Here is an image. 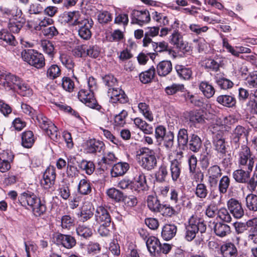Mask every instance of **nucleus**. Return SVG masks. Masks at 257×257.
<instances>
[{"label":"nucleus","mask_w":257,"mask_h":257,"mask_svg":"<svg viewBox=\"0 0 257 257\" xmlns=\"http://www.w3.org/2000/svg\"><path fill=\"white\" fill-rule=\"evenodd\" d=\"M237 156L238 165L240 169L234 171L232 176L237 183H246L252 171L255 157L246 145L241 146Z\"/></svg>","instance_id":"nucleus-1"},{"label":"nucleus","mask_w":257,"mask_h":257,"mask_svg":"<svg viewBox=\"0 0 257 257\" xmlns=\"http://www.w3.org/2000/svg\"><path fill=\"white\" fill-rule=\"evenodd\" d=\"M19 201L24 207L29 206L35 215L40 216L46 211L45 201H41L36 194L29 191L21 193L19 196Z\"/></svg>","instance_id":"nucleus-2"},{"label":"nucleus","mask_w":257,"mask_h":257,"mask_svg":"<svg viewBox=\"0 0 257 257\" xmlns=\"http://www.w3.org/2000/svg\"><path fill=\"white\" fill-rule=\"evenodd\" d=\"M139 156V164L145 170L151 171L157 165L156 153L153 149L147 147H143L137 152Z\"/></svg>","instance_id":"nucleus-3"},{"label":"nucleus","mask_w":257,"mask_h":257,"mask_svg":"<svg viewBox=\"0 0 257 257\" xmlns=\"http://www.w3.org/2000/svg\"><path fill=\"white\" fill-rule=\"evenodd\" d=\"M23 60L31 66L38 69L45 66V59L44 55L34 49H25L21 53Z\"/></svg>","instance_id":"nucleus-4"},{"label":"nucleus","mask_w":257,"mask_h":257,"mask_svg":"<svg viewBox=\"0 0 257 257\" xmlns=\"http://www.w3.org/2000/svg\"><path fill=\"white\" fill-rule=\"evenodd\" d=\"M36 123L52 140L57 141L58 139V132L55 125L42 114L36 116Z\"/></svg>","instance_id":"nucleus-5"},{"label":"nucleus","mask_w":257,"mask_h":257,"mask_svg":"<svg viewBox=\"0 0 257 257\" xmlns=\"http://www.w3.org/2000/svg\"><path fill=\"white\" fill-rule=\"evenodd\" d=\"M155 137L159 144L163 143L167 150H171L174 146V134L172 131L167 132L166 127L160 125L156 127Z\"/></svg>","instance_id":"nucleus-6"},{"label":"nucleus","mask_w":257,"mask_h":257,"mask_svg":"<svg viewBox=\"0 0 257 257\" xmlns=\"http://www.w3.org/2000/svg\"><path fill=\"white\" fill-rule=\"evenodd\" d=\"M78 98L86 106L91 108L100 110L101 106L99 105L94 97L93 92L87 89H81L78 93Z\"/></svg>","instance_id":"nucleus-7"},{"label":"nucleus","mask_w":257,"mask_h":257,"mask_svg":"<svg viewBox=\"0 0 257 257\" xmlns=\"http://www.w3.org/2000/svg\"><path fill=\"white\" fill-rule=\"evenodd\" d=\"M131 23L142 26L148 23L150 20V15L147 10H134L131 13Z\"/></svg>","instance_id":"nucleus-8"},{"label":"nucleus","mask_w":257,"mask_h":257,"mask_svg":"<svg viewBox=\"0 0 257 257\" xmlns=\"http://www.w3.org/2000/svg\"><path fill=\"white\" fill-rule=\"evenodd\" d=\"M22 12L21 10H17L15 18L11 19L8 25L10 31L13 33H18L25 23V19L21 17Z\"/></svg>","instance_id":"nucleus-9"},{"label":"nucleus","mask_w":257,"mask_h":257,"mask_svg":"<svg viewBox=\"0 0 257 257\" xmlns=\"http://www.w3.org/2000/svg\"><path fill=\"white\" fill-rule=\"evenodd\" d=\"M21 79L11 73H7L5 78L0 79V88L15 90Z\"/></svg>","instance_id":"nucleus-10"},{"label":"nucleus","mask_w":257,"mask_h":257,"mask_svg":"<svg viewBox=\"0 0 257 257\" xmlns=\"http://www.w3.org/2000/svg\"><path fill=\"white\" fill-rule=\"evenodd\" d=\"M107 94L112 103L119 102L120 103H125L128 101L127 96L121 89L115 87L108 88Z\"/></svg>","instance_id":"nucleus-11"},{"label":"nucleus","mask_w":257,"mask_h":257,"mask_svg":"<svg viewBox=\"0 0 257 257\" xmlns=\"http://www.w3.org/2000/svg\"><path fill=\"white\" fill-rule=\"evenodd\" d=\"M55 243L62 245L67 249H70L75 246L76 241L74 237L70 234L58 233L55 237Z\"/></svg>","instance_id":"nucleus-12"},{"label":"nucleus","mask_w":257,"mask_h":257,"mask_svg":"<svg viewBox=\"0 0 257 257\" xmlns=\"http://www.w3.org/2000/svg\"><path fill=\"white\" fill-rule=\"evenodd\" d=\"M94 217L96 222L98 224L112 222L108 211L103 206H99L96 208Z\"/></svg>","instance_id":"nucleus-13"},{"label":"nucleus","mask_w":257,"mask_h":257,"mask_svg":"<svg viewBox=\"0 0 257 257\" xmlns=\"http://www.w3.org/2000/svg\"><path fill=\"white\" fill-rule=\"evenodd\" d=\"M170 43L180 51H188L189 47L187 43L183 41V37L180 33L174 30L170 38Z\"/></svg>","instance_id":"nucleus-14"},{"label":"nucleus","mask_w":257,"mask_h":257,"mask_svg":"<svg viewBox=\"0 0 257 257\" xmlns=\"http://www.w3.org/2000/svg\"><path fill=\"white\" fill-rule=\"evenodd\" d=\"M230 213L236 218H240L244 214V210L241 203L234 198L230 199L227 203Z\"/></svg>","instance_id":"nucleus-15"},{"label":"nucleus","mask_w":257,"mask_h":257,"mask_svg":"<svg viewBox=\"0 0 257 257\" xmlns=\"http://www.w3.org/2000/svg\"><path fill=\"white\" fill-rule=\"evenodd\" d=\"M222 134V132L217 133L214 137L213 140L214 149L219 155L225 154L227 153L225 140L223 138Z\"/></svg>","instance_id":"nucleus-16"},{"label":"nucleus","mask_w":257,"mask_h":257,"mask_svg":"<svg viewBox=\"0 0 257 257\" xmlns=\"http://www.w3.org/2000/svg\"><path fill=\"white\" fill-rule=\"evenodd\" d=\"M105 148L104 143L96 139H90L86 143V151L88 153L94 154L103 152Z\"/></svg>","instance_id":"nucleus-17"},{"label":"nucleus","mask_w":257,"mask_h":257,"mask_svg":"<svg viewBox=\"0 0 257 257\" xmlns=\"http://www.w3.org/2000/svg\"><path fill=\"white\" fill-rule=\"evenodd\" d=\"M130 168V165L126 162H120L115 164L110 171L112 177H117L123 176Z\"/></svg>","instance_id":"nucleus-18"},{"label":"nucleus","mask_w":257,"mask_h":257,"mask_svg":"<svg viewBox=\"0 0 257 257\" xmlns=\"http://www.w3.org/2000/svg\"><path fill=\"white\" fill-rule=\"evenodd\" d=\"M177 226L174 224H166L162 229L161 236L165 240H170L176 234Z\"/></svg>","instance_id":"nucleus-19"},{"label":"nucleus","mask_w":257,"mask_h":257,"mask_svg":"<svg viewBox=\"0 0 257 257\" xmlns=\"http://www.w3.org/2000/svg\"><path fill=\"white\" fill-rule=\"evenodd\" d=\"M0 44L5 47L15 46L18 42L12 34L7 31L3 30L0 32Z\"/></svg>","instance_id":"nucleus-20"},{"label":"nucleus","mask_w":257,"mask_h":257,"mask_svg":"<svg viewBox=\"0 0 257 257\" xmlns=\"http://www.w3.org/2000/svg\"><path fill=\"white\" fill-rule=\"evenodd\" d=\"M213 230L215 234L221 237L226 236L231 233L230 226L221 221L214 223Z\"/></svg>","instance_id":"nucleus-21"},{"label":"nucleus","mask_w":257,"mask_h":257,"mask_svg":"<svg viewBox=\"0 0 257 257\" xmlns=\"http://www.w3.org/2000/svg\"><path fill=\"white\" fill-rule=\"evenodd\" d=\"M182 163L177 159L170 162V170L172 180L176 182L180 178L181 173Z\"/></svg>","instance_id":"nucleus-22"},{"label":"nucleus","mask_w":257,"mask_h":257,"mask_svg":"<svg viewBox=\"0 0 257 257\" xmlns=\"http://www.w3.org/2000/svg\"><path fill=\"white\" fill-rule=\"evenodd\" d=\"M146 243L147 248L151 253L154 255L158 254V250H160L161 243L157 237L154 236H149L146 241Z\"/></svg>","instance_id":"nucleus-23"},{"label":"nucleus","mask_w":257,"mask_h":257,"mask_svg":"<svg viewBox=\"0 0 257 257\" xmlns=\"http://www.w3.org/2000/svg\"><path fill=\"white\" fill-rule=\"evenodd\" d=\"M160 28L159 26L148 27L145 33V37L143 40V46L145 47H149L150 44L153 42L151 37H154L158 35Z\"/></svg>","instance_id":"nucleus-24"},{"label":"nucleus","mask_w":257,"mask_h":257,"mask_svg":"<svg viewBox=\"0 0 257 257\" xmlns=\"http://www.w3.org/2000/svg\"><path fill=\"white\" fill-rule=\"evenodd\" d=\"M202 140L196 134H191L187 144L188 148L191 151L197 153L202 147Z\"/></svg>","instance_id":"nucleus-25"},{"label":"nucleus","mask_w":257,"mask_h":257,"mask_svg":"<svg viewBox=\"0 0 257 257\" xmlns=\"http://www.w3.org/2000/svg\"><path fill=\"white\" fill-rule=\"evenodd\" d=\"M147 206L153 213H158L163 204L156 195H149L147 199Z\"/></svg>","instance_id":"nucleus-26"},{"label":"nucleus","mask_w":257,"mask_h":257,"mask_svg":"<svg viewBox=\"0 0 257 257\" xmlns=\"http://www.w3.org/2000/svg\"><path fill=\"white\" fill-rule=\"evenodd\" d=\"M93 214L91 204L90 203H86L83 205L80 212L78 213L77 215L81 221L85 222L91 218Z\"/></svg>","instance_id":"nucleus-27"},{"label":"nucleus","mask_w":257,"mask_h":257,"mask_svg":"<svg viewBox=\"0 0 257 257\" xmlns=\"http://www.w3.org/2000/svg\"><path fill=\"white\" fill-rule=\"evenodd\" d=\"M220 250L223 256L225 257H237L238 254L235 245L231 242L222 245Z\"/></svg>","instance_id":"nucleus-28"},{"label":"nucleus","mask_w":257,"mask_h":257,"mask_svg":"<svg viewBox=\"0 0 257 257\" xmlns=\"http://www.w3.org/2000/svg\"><path fill=\"white\" fill-rule=\"evenodd\" d=\"M22 145L25 148H31L33 146L35 139L33 132L26 131L21 134Z\"/></svg>","instance_id":"nucleus-29"},{"label":"nucleus","mask_w":257,"mask_h":257,"mask_svg":"<svg viewBox=\"0 0 257 257\" xmlns=\"http://www.w3.org/2000/svg\"><path fill=\"white\" fill-rule=\"evenodd\" d=\"M172 70V65L170 61H162L157 66V72L160 76H166Z\"/></svg>","instance_id":"nucleus-30"},{"label":"nucleus","mask_w":257,"mask_h":257,"mask_svg":"<svg viewBox=\"0 0 257 257\" xmlns=\"http://www.w3.org/2000/svg\"><path fill=\"white\" fill-rule=\"evenodd\" d=\"M199 89L207 98L212 97L215 92L214 87L207 81H201L199 84Z\"/></svg>","instance_id":"nucleus-31"},{"label":"nucleus","mask_w":257,"mask_h":257,"mask_svg":"<svg viewBox=\"0 0 257 257\" xmlns=\"http://www.w3.org/2000/svg\"><path fill=\"white\" fill-rule=\"evenodd\" d=\"M185 101H189L191 103L198 107H202L204 104L203 98L191 94L189 91H186L182 94Z\"/></svg>","instance_id":"nucleus-32"},{"label":"nucleus","mask_w":257,"mask_h":257,"mask_svg":"<svg viewBox=\"0 0 257 257\" xmlns=\"http://www.w3.org/2000/svg\"><path fill=\"white\" fill-rule=\"evenodd\" d=\"M216 101L218 103L227 107H232L236 104L235 97L229 95H219L217 97Z\"/></svg>","instance_id":"nucleus-33"},{"label":"nucleus","mask_w":257,"mask_h":257,"mask_svg":"<svg viewBox=\"0 0 257 257\" xmlns=\"http://www.w3.org/2000/svg\"><path fill=\"white\" fill-rule=\"evenodd\" d=\"M152 48V50L156 53L158 52H168L171 54L172 50L169 48L168 43L165 41L159 42H152L149 45Z\"/></svg>","instance_id":"nucleus-34"},{"label":"nucleus","mask_w":257,"mask_h":257,"mask_svg":"<svg viewBox=\"0 0 257 257\" xmlns=\"http://www.w3.org/2000/svg\"><path fill=\"white\" fill-rule=\"evenodd\" d=\"M189 219L201 233H204L206 231V225L203 218L197 215H192Z\"/></svg>","instance_id":"nucleus-35"},{"label":"nucleus","mask_w":257,"mask_h":257,"mask_svg":"<svg viewBox=\"0 0 257 257\" xmlns=\"http://www.w3.org/2000/svg\"><path fill=\"white\" fill-rule=\"evenodd\" d=\"M78 192L81 195H86L89 194L92 191V184L86 179L80 180L78 185Z\"/></svg>","instance_id":"nucleus-36"},{"label":"nucleus","mask_w":257,"mask_h":257,"mask_svg":"<svg viewBox=\"0 0 257 257\" xmlns=\"http://www.w3.org/2000/svg\"><path fill=\"white\" fill-rule=\"evenodd\" d=\"M245 206L249 211L256 212L257 195L252 193L248 194L245 198Z\"/></svg>","instance_id":"nucleus-37"},{"label":"nucleus","mask_w":257,"mask_h":257,"mask_svg":"<svg viewBox=\"0 0 257 257\" xmlns=\"http://www.w3.org/2000/svg\"><path fill=\"white\" fill-rule=\"evenodd\" d=\"M15 91H16L18 93L23 96L30 97L33 95V90L30 87V86L22 79Z\"/></svg>","instance_id":"nucleus-38"},{"label":"nucleus","mask_w":257,"mask_h":257,"mask_svg":"<svg viewBox=\"0 0 257 257\" xmlns=\"http://www.w3.org/2000/svg\"><path fill=\"white\" fill-rule=\"evenodd\" d=\"M215 81L220 89L226 90L233 86V83L222 75L217 74L215 76Z\"/></svg>","instance_id":"nucleus-39"},{"label":"nucleus","mask_w":257,"mask_h":257,"mask_svg":"<svg viewBox=\"0 0 257 257\" xmlns=\"http://www.w3.org/2000/svg\"><path fill=\"white\" fill-rule=\"evenodd\" d=\"M189 138L187 130L185 128H181L179 130L177 135V142L179 147L184 148L186 147Z\"/></svg>","instance_id":"nucleus-40"},{"label":"nucleus","mask_w":257,"mask_h":257,"mask_svg":"<svg viewBox=\"0 0 257 257\" xmlns=\"http://www.w3.org/2000/svg\"><path fill=\"white\" fill-rule=\"evenodd\" d=\"M158 213H160L164 217H172L177 215L178 214V211L176 210L170 204L165 203L162 204Z\"/></svg>","instance_id":"nucleus-41"},{"label":"nucleus","mask_w":257,"mask_h":257,"mask_svg":"<svg viewBox=\"0 0 257 257\" xmlns=\"http://www.w3.org/2000/svg\"><path fill=\"white\" fill-rule=\"evenodd\" d=\"M199 232L197 228L188 220V224L185 227V239L189 241H192L196 236V234Z\"/></svg>","instance_id":"nucleus-42"},{"label":"nucleus","mask_w":257,"mask_h":257,"mask_svg":"<svg viewBox=\"0 0 257 257\" xmlns=\"http://www.w3.org/2000/svg\"><path fill=\"white\" fill-rule=\"evenodd\" d=\"M199 232L197 228L188 220V224L185 227V239L189 241H192L196 236V234Z\"/></svg>","instance_id":"nucleus-43"},{"label":"nucleus","mask_w":257,"mask_h":257,"mask_svg":"<svg viewBox=\"0 0 257 257\" xmlns=\"http://www.w3.org/2000/svg\"><path fill=\"white\" fill-rule=\"evenodd\" d=\"M78 166L80 169L85 171V173L89 175H91L95 170L93 162L86 160H82L78 163Z\"/></svg>","instance_id":"nucleus-44"},{"label":"nucleus","mask_w":257,"mask_h":257,"mask_svg":"<svg viewBox=\"0 0 257 257\" xmlns=\"http://www.w3.org/2000/svg\"><path fill=\"white\" fill-rule=\"evenodd\" d=\"M59 59L63 66H64L68 70L72 71L73 72V68L75 66V63L73 61V58L65 53L61 54L60 55Z\"/></svg>","instance_id":"nucleus-45"},{"label":"nucleus","mask_w":257,"mask_h":257,"mask_svg":"<svg viewBox=\"0 0 257 257\" xmlns=\"http://www.w3.org/2000/svg\"><path fill=\"white\" fill-rule=\"evenodd\" d=\"M155 74V68L154 66H152L147 71L142 72L140 74V80L142 83L144 84L149 83L154 78Z\"/></svg>","instance_id":"nucleus-46"},{"label":"nucleus","mask_w":257,"mask_h":257,"mask_svg":"<svg viewBox=\"0 0 257 257\" xmlns=\"http://www.w3.org/2000/svg\"><path fill=\"white\" fill-rule=\"evenodd\" d=\"M134 179L136 182V185L138 187V191L145 190L147 187L146 179L145 174L142 171L137 172Z\"/></svg>","instance_id":"nucleus-47"},{"label":"nucleus","mask_w":257,"mask_h":257,"mask_svg":"<svg viewBox=\"0 0 257 257\" xmlns=\"http://www.w3.org/2000/svg\"><path fill=\"white\" fill-rule=\"evenodd\" d=\"M185 89V88L183 84L173 83L171 85L166 87L165 89V91L167 95H172L180 91L184 93Z\"/></svg>","instance_id":"nucleus-48"},{"label":"nucleus","mask_w":257,"mask_h":257,"mask_svg":"<svg viewBox=\"0 0 257 257\" xmlns=\"http://www.w3.org/2000/svg\"><path fill=\"white\" fill-rule=\"evenodd\" d=\"M179 76L185 80H189L192 74V70L189 68H186L182 65H177L175 67Z\"/></svg>","instance_id":"nucleus-49"},{"label":"nucleus","mask_w":257,"mask_h":257,"mask_svg":"<svg viewBox=\"0 0 257 257\" xmlns=\"http://www.w3.org/2000/svg\"><path fill=\"white\" fill-rule=\"evenodd\" d=\"M106 194L109 198L117 202H119L123 199V193L114 188L108 189L106 191Z\"/></svg>","instance_id":"nucleus-50"},{"label":"nucleus","mask_w":257,"mask_h":257,"mask_svg":"<svg viewBox=\"0 0 257 257\" xmlns=\"http://www.w3.org/2000/svg\"><path fill=\"white\" fill-rule=\"evenodd\" d=\"M230 179L228 176H223L219 180L218 184V190L220 194H224L230 185Z\"/></svg>","instance_id":"nucleus-51"},{"label":"nucleus","mask_w":257,"mask_h":257,"mask_svg":"<svg viewBox=\"0 0 257 257\" xmlns=\"http://www.w3.org/2000/svg\"><path fill=\"white\" fill-rule=\"evenodd\" d=\"M61 74V69L56 64L51 65L47 70V76L50 79H54L59 77Z\"/></svg>","instance_id":"nucleus-52"},{"label":"nucleus","mask_w":257,"mask_h":257,"mask_svg":"<svg viewBox=\"0 0 257 257\" xmlns=\"http://www.w3.org/2000/svg\"><path fill=\"white\" fill-rule=\"evenodd\" d=\"M138 108L140 112L143 114L146 119L150 121L153 120V115L150 111L149 105L144 102H140L138 104Z\"/></svg>","instance_id":"nucleus-53"},{"label":"nucleus","mask_w":257,"mask_h":257,"mask_svg":"<svg viewBox=\"0 0 257 257\" xmlns=\"http://www.w3.org/2000/svg\"><path fill=\"white\" fill-rule=\"evenodd\" d=\"M75 225V220L73 217L69 215H65L61 218V226L63 229L70 230Z\"/></svg>","instance_id":"nucleus-54"},{"label":"nucleus","mask_w":257,"mask_h":257,"mask_svg":"<svg viewBox=\"0 0 257 257\" xmlns=\"http://www.w3.org/2000/svg\"><path fill=\"white\" fill-rule=\"evenodd\" d=\"M248 134L249 132L243 126L238 125L233 130L231 135L240 140L243 138L247 140Z\"/></svg>","instance_id":"nucleus-55"},{"label":"nucleus","mask_w":257,"mask_h":257,"mask_svg":"<svg viewBox=\"0 0 257 257\" xmlns=\"http://www.w3.org/2000/svg\"><path fill=\"white\" fill-rule=\"evenodd\" d=\"M113 222H109L108 223H103L99 224L98 228V232L101 236H108L112 232Z\"/></svg>","instance_id":"nucleus-56"},{"label":"nucleus","mask_w":257,"mask_h":257,"mask_svg":"<svg viewBox=\"0 0 257 257\" xmlns=\"http://www.w3.org/2000/svg\"><path fill=\"white\" fill-rule=\"evenodd\" d=\"M195 194L197 197L202 199H205L208 194L207 186L203 183H198L195 188Z\"/></svg>","instance_id":"nucleus-57"},{"label":"nucleus","mask_w":257,"mask_h":257,"mask_svg":"<svg viewBox=\"0 0 257 257\" xmlns=\"http://www.w3.org/2000/svg\"><path fill=\"white\" fill-rule=\"evenodd\" d=\"M246 85L250 88H257V71L249 72L245 78Z\"/></svg>","instance_id":"nucleus-58"},{"label":"nucleus","mask_w":257,"mask_h":257,"mask_svg":"<svg viewBox=\"0 0 257 257\" xmlns=\"http://www.w3.org/2000/svg\"><path fill=\"white\" fill-rule=\"evenodd\" d=\"M217 213V218L220 219L222 221L221 222L229 223L231 221V215L226 208H220Z\"/></svg>","instance_id":"nucleus-59"},{"label":"nucleus","mask_w":257,"mask_h":257,"mask_svg":"<svg viewBox=\"0 0 257 257\" xmlns=\"http://www.w3.org/2000/svg\"><path fill=\"white\" fill-rule=\"evenodd\" d=\"M43 11V6L37 2L31 3L28 9V12L31 15H39L41 14Z\"/></svg>","instance_id":"nucleus-60"},{"label":"nucleus","mask_w":257,"mask_h":257,"mask_svg":"<svg viewBox=\"0 0 257 257\" xmlns=\"http://www.w3.org/2000/svg\"><path fill=\"white\" fill-rule=\"evenodd\" d=\"M77 234L84 238H87L92 234V230L89 228L84 225H79L76 228Z\"/></svg>","instance_id":"nucleus-61"},{"label":"nucleus","mask_w":257,"mask_h":257,"mask_svg":"<svg viewBox=\"0 0 257 257\" xmlns=\"http://www.w3.org/2000/svg\"><path fill=\"white\" fill-rule=\"evenodd\" d=\"M128 115L127 112L122 110L119 114L114 117L115 125L118 126H123L125 124V118Z\"/></svg>","instance_id":"nucleus-62"},{"label":"nucleus","mask_w":257,"mask_h":257,"mask_svg":"<svg viewBox=\"0 0 257 257\" xmlns=\"http://www.w3.org/2000/svg\"><path fill=\"white\" fill-rule=\"evenodd\" d=\"M168 175V168L165 164H162L159 167L157 176V179L160 182L166 181V177Z\"/></svg>","instance_id":"nucleus-63"},{"label":"nucleus","mask_w":257,"mask_h":257,"mask_svg":"<svg viewBox=\"0 0 257 257\" xmlns=\"http://www.w3.org/2000/svg\"><path fill=\"white\" fill-rule=\"evenodd\" d=\"M62 87L66 91L71 92L74 88V83L69 77H64L62 79Z\"/></svg>","instance_id":"nucleus-64"}]
</instances>
